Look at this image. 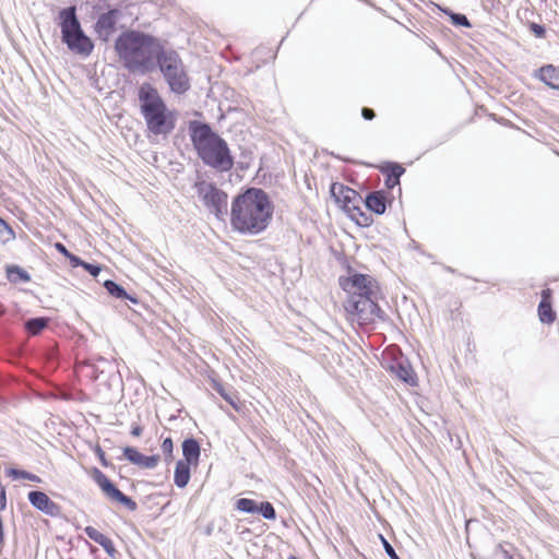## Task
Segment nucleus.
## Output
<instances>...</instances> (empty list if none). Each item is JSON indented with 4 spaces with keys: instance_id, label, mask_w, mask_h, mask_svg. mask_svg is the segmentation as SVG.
I'll use <instances>...</instances> for the list:
<instances>
[{
    "instance_id": "f257e3e1",
    "label": "nucleus",
    "mask_w": 559,
    "mask_h": 559,
    "mask_svg": "<svg viewBox=\"0 0 559 559\" xmlns=\"http://www.w3.org/2000/svg\"><path fill=\"white\" fill-rule=\"evenodd\" d=\"M274 214L270 195L260 188H248L230 205V226L240 235L255 236L267 229Z\"/></svg>"
},
{
    "instance_id": "f03ea898",
    "label": "nucleus",
    "mask_w": 559,
    "mask_h": 559,
    "mask_svg": "<svg viewBox=\"0 0 559 559\" xmlns=\"http://www.w3.org/2000/svg\"><path fill=\"white\" fill-rule=\"evenodd\" d=\"M159 39L140 31L122 32L115 41V50L124 68L146 73L162 49Z\"/></svg>"
},
{
    "instance_id": "7ed1b4c3",
    "label": "nucleus",
    "mask_w": 559,
    "mask_h": 559,
    "mask_svg": "<svg viewBox=\"0 0 559 559\" xmlns=\"http://www.w3.org/2000/svg\"><path fill=\"white\" fill-rule=\"evenodd\" d=\"M192 145L209 167L219 171H229L234 166V157L227 142L214 132L206 123L192 121L189 124Z\"/></svg>"
},
{
    "instance_id": "20e7f679",
    "label": "nucleus",
    "mask_w": 559,
    "mask_h": 559,
    "mask_svg": "<svg viewBox=\"0 0 559 559\" xmlns=\"http://www.w3.org/2000/svg\"><path fill=\"white\" fill-rule=\"evenodd\" d=\"M138 98L146 129L154 135H169L176 128V112L168 109L156 87L143 83L139 87Z\"/></svg>"
},
{
    "instance_id": "39448f33",
    "label": "nucleus",
    "mask_w": 559,
    "mask_h": 559,
    "mask_svg": "<svg viewBox=\"0 0 559 559\" xmlns=\"http://www.w3.org/2000/svg\"><path fill=\"white\" fill-rule=\"evenodd\" d=\"M155 61L171 92L183 94L190 88L188 74L177 51L165 50L162 47Z\"/></svg>"
},
{
    "instance_id": "423d86ee",
    "label": "nucleus",
    "mask_w": 559,
    "mask_h": 559,
    "mask_svg": "<svg viewBox=\"0 0 559 559\" xmlns=\"http://www.w3.org/2000/svg\"><path fill=\"white\" fill-rule=\"evenodd\" d=\"M62 40L68 48L78 55L87 57L94 49V44L81 29L75 15V8L70 7L60 12Z\"/></svg>"
},
{
    "instance_id": "0eeeda50",
    "label": "nucleus",
    "mask_w": 559,
    "mask_h": 559,
    "mask_svg": "<svg viewBox=\"0 0 559 559\" xmlns=\"http://www.w3.org/2000/svg\"><path fill=\"white\" fill-rule=\"evenodd\" d=\"M378 297H355L344 305L346 319L361 328H372L379 320H384V311L377 302Z\"/></svg>"
},
{
    "instance_id": "6e6552de",
    "label": "nucleus",
    "mask_w": 559,
    "mask_h": 559,
    "mask_svg": "<svg viewBox=\"0 0 559 559\" xmlns=\"http://www.w3.org/2000/svg\"><path fill=\"white\" fill-rule=\"evenodd\" d=\"M338 285L347 294V299L378 297L380 293L379 283L369 274L353 273L341 276Z\"/></svg>"
},
{
    "instance_id": "1a4fd4ad",
    "label": "nucleus",
    "mask_w": 559,
    "mask_h": 559,
    "mask_svg": "<svg viewBox=\"0 0 559 559\" xmlns=\"http://www.w3.org/2000/svg\"><path fill=\"white\" fill-rule=\"evenodd\" d=\"M88 474L109 501L120 503L129 511H135L138 509L136 502L124 495L99 468L92 467Z\"/></svg>"
},
{
    "instance_id": "9d476101",
    "label": "nucleus",
    "mask_w": 559,
    "mask_h": 559,
    "mask_svg": "<svg viewBox=\"0 0 559 559\" xmlns=\"http://www.w3.org/2000/svg\"><path fill=\"white\" fill-rule=\"evenodd\" d=\"M197 187L205 206L210 207L216 215L222 213L227 205V193L213 183L201 182Z\"/></svg>"
},
{
    "instance_id": "9b49d317",
    "label": "nucleus",
    "mask_w": 559,
    "mask_h": 559,
    "mask_svg": "<svg viewBox=\"0 0 559 559\" xmlns=\"http://www.w3.org/2000/svg\"><path fill=\"white\" fill-rule=\"evenodd\" d=\"M236 510L243 513H260L266 520H275L276 511L269 501L258 503L253 499L240 498L235 503Z\"/></svg>"
},
{
    "instance_id": "f8f14e48",
    "label": "nucleus",
    "mask_w": 559,
    "mask_h": 559,
    "mask_svg": "<svg viewBox=\"0 0 559 559\" xmlns=\"http://www.w3.org/2000/svg\"><path fill=\"white\" fill-rule=\"evenodd\" d=\"M27 498L31 504L43 513L51 518H59L61 515V507L51 500L44 491H31L28 492Z\"/></svg>"
},
{
    "instance_id": "ddd939ff",
    "label": "nucleus",
    "mask_w": 559,
    "mask_h": 559,
    "mask_svg": "<svg viewBox=\"0 0 559 559\" xmlns=\"http://www.w3.org/2000/svg\"><path fill=\"white\" fill-rule=\"evenodd\" d=\"M331 194L344 211L350 205L361 202V197L357 191L340 182L332 183Z\"/></svg>"
},
{
    "instance_id": "4468645a",
    "label": "nucleus",
    "mask_w": 559,
    "mask_h": 559,
    "mask_svg": "<svg viewBox=\"0 0 559 559\" xmlns=\"http://www.w3.org/2000/svg\"><path fill=\"white\" fill-rule=\"evenodd\" d=\"M118 15V10H109L98 17L95 31L100 39L107 41L114 34L116 31Z\"/></svg>"
},
{
    "instance_id": "2eb2a0df",
    "label": "nucleus",
    "mask_w": 559,
    "mask_h": 559,
    "mask_svg": "<svg viewBox=\"0 0 559 559\" xmlns=\"http://www.w3.org/2000/svg\"><path fill=\"white\" fill-rule=\"evenodd\" d=\"M123 456L132 464H135L142 468H155L159 461L160 456L157 454L154 455H143L135 448L126 447L123 449Z\"/></svg>"
},
{
    "instance_id": "dca6fc26",
    "label": "nucleus",
    "mask_w": 559,
    "mask_h": 559,
    "mask_svg": "<svg viewBox=\"0 0 559 559\" xmlns=\"http://www.w3.org/2000/svg\"><path fill=\"white\" fill-rule=\"evenodd\" d=\"M542 299L537 308L538 318L543 323L551 324L556 320V312L552 309V290L545 288L542 290Z\"/></svg>"
},
{
    "instance_id": "f3484780",
    "label": "nucleus",
    "mask_w": 559,
    "mask_h": 559,
    "mask_svg": "<svg viewBox=\"0 0 559 559\" xmlns=\"http://www.w3.org/2000/svg\"><path fill=\"white\" fill-rule=\"evenodd\" d=\"M182 455L183 459L180 460L181 462L192 464L193 468H197L201 455L199 442L193 438L186 439L182 442Z\"/></svg>"
},
{
    "instance_id": "a211bd4d",
    "label": "nucleus",
    "mask_w": 559,
    "mask_h": 559,
    "mask_svg": "<svg viewBox=\"0 0 559 559\" xmlns=\"http://www.w3.org/2000/svg\"><path fill=\"white\" fill-rule=\"evenodd\" d=\"M368 210L380 215L386 210V197L383 191H374L368 194L365 200Z\"/></svg>"
},
{
    "instance_id": "6ab92c4d",
    "label": "nucleus",
    "mask_w": 559,
    "mask_h": 559,
    "mask_svg": "<svg viewBox=\"0 0 559 559\" xmlns=\"http://www.w3.org/2000/svg\"><path fill=\"white\" fill-rule=\"evenodd\" d=\"M192 464L178 461L175 466L174 483L179 488H185L191 478Z\"/></svg>"
},
{
    "instance_id": "aec40b11",
    "label": "nucleus",
    "mask_w": 559,
    "mask_h": 559,
    "mask_svg": "<svg viewBox=\"0 0 559 559\" xmlns=\"http://www.w3.org/2000/svg\"><path fill=\"white\" fill-rule=\"evenodd\" d=\"M390 370L396 378L404 381L405 383L411 385L416 384V374L409 365L397 362L392 365Z\"/></svg>"
},
{
    "instance_id": "412c9836",
    "label": "nucleus",
    "mask_w": 559,
    "mask_h": 559,
    "mask_svg": "<svg viewBox=\"0 0 559 559\" xmlns=\"http://www.w3.org/2000/svg\"><path fill=\"white\" fill-rule=\"evenodd\" d=\"M352 221H354L357 225L361 227H368L372 224L373 219L371 215L366 213L360 206L359 203H355L345 210Z\"/></svg>"
},
{
    "instance_id": "4be33fe9",
    "label": "nucleus",
    "mask_w": 559,
    "mask_h": 559,
    "mask_svg": "<svg viewBox=\"0 0 559 559\" xmlns=\"http://www.w3.org/2000/svg\"><path fill=\"white\" fill-rule=\"evenodd\" d=\"M538 78L548 86L559 90V68L552 64L542 67Z\"/></svg>"
},
{
    "instance_id": "5701e85b",
    "label": "nucleus",
    "mask_w": 559,
    "mask_h": 559,
    "mask_svg": "<svg viewBox=\"0 0 559 559\" xmlns=\"http://www.w3.org/2000/svg\"><path fill=\"white\" fill-rule=\"evenodd\" d=\"M84 532L88 538L100 545L108 552L114 550L112 540L108 536L99 532L97 528L93 526H86L84 528Z\"/></svg>"
},
{
    "instance_id": "b1692460",
    "label": "nucleus",
    "mask_w": 559,
    "mask_h": 559,
    "mask_svg": "<svg viewBox=\"0 0 559 559\" xmlns=\"http://www.w3.org/2000/svg\"><path fill=\"white\" fill-rule=\"evenodd\" d=\"M385 185L389 188H393L394 186L400 183V177L404 174L405 169L399 164H389L385 167Z\"/></svg>"
},
{
    "instance_id": "393cba45",
    "label": "nucleus",
    "mask_w": 559,
    "mask_h": 559,
    "mask_svg": "<svg viewBox=\"0 0 559 559\" xmlns=\"http://www.w3.org/2000/svg\"><path fill=\"white\" fill-rule=\"evenodd\" d=\"M48 324V319L46 318H35L31 319L25 323V328L27 332L32 335L39 334Z\"/></svg>"
},
{
    "instance_id": "a878e982",
    "label": "nucleus",
    "mask_w": 559,
    "mask_h": 559,
    "mask_svg": "<svg viewBox=\"0 0 559 559\" xmlns=\"http://www.w3.org/2000/svg\"><path fill=\"white\" fill-rule=\"evenodd\" d=\"M439 9L451 19L452 24H454L456 26H463V27L472 26L471 22L466 17V15L461 14V13H454L448 8L439 7Z\"/></svg>"
},
{
    "instance_id": "bb28decb",
    "label": "nucleus",
    "mask_w": 559,
    "mask_h": 559,
    "mask_svg": "<svg viewBox=\"0 0 559 559\" xmlns=\"http://www.w3.org/2000/svg\"><path fill=\"white\" fill-rule=\"evenodd\" d=\"M7 476L13 478V479H27L34 483H40V478L32 473H28L26 471L17 469V468H8L5 471Z\"/></svg>"
},
{
    "instance_id": "cd10ccee",
    "label": "nucleus",
    "mask_w": 559,
    "mask_h": 559,
    "mask_svg": "<svg viewBox=\"0 0 559 559\" xmlns=\"http://www.w3.org/2000/svg\"><path fill=\"white\" fill-rule=\"evenodd\" d=\"M252 58L257 61L267 62L274 58V53L270 48L266 47H257L252 53Z\"/></svg>"
},
{
    "instance_id": "c85d7f7f",
    "label": "nucleus",
    "mask_w": 559,
    "mask_h": 559,
    "mask_svg": "<svg viewBox=\"0 0 559 559\" xmlns=\"http://www.w3.org/2000/svg\"><path fill=\"white\" fill-rule=\"evenodd\" d=\"M104 286L106 287V289L108 290V293L117 298H127L128 295H127V292L124 290L123 287H121L120 285H118L117 283H115L114 281H106Z\"/></svg>"
},
{
    "instance_id": "c756f323",
    "label": "nucleus",
    "mask_w": 559,
    "mask_h": 559,
    "mask_svg": "<svg viewBox=\"0 0 559 559\" xmlns=\"http://www.w3.org/2000/svg\"><path fill=\"white\" fill-rule=\"evenodd\" d=\"M12 238L13 230L2 218H0V241L7 242Z\"/></svg>"
},
{
    "instance_id": "7c9ffc66",
    "label": "nucleus",
    "mask_w": 559,
    "mask_h": 559,
    "mask_svg": "<svg viewBox=\"0 0 559 559\" xmlns=\"http://www.w3.org/2000/svg\"><path fill=\"white\" fill-rule=\"evenodd\" d=\"M162 451L165 454L167 460H173L174 457V441L170 437L165 438L162 442Z\"/></svg>"
},
{
    "instance_id": "2f4dec72",
    "label": "nucleus",
    "mask_w": 559,
    "mask_h": 559,
    "mask_svg": "<svg viewBox=\"0 0 559 559\" xmlns=\"http://www.w3.org/2000/svg\"><path fill=\"white\" fill-rule=\"evenodd\" d=\"M380 538L389 557L391 559H400L392 545L382 535H380Z\"/></svg>"
},
{
    "instance_id": "473e14b6",
    "label": "nucleus",
    "mask_w": 559,
    "mask_h": 559,
    "mask_svg": "<svg viewBox=\"0 0 559 559\" xmlns=\"http://www.w3.org/2000/svg\"><path fill=\"white\" fill-rule=\"evenodd\" d=\"M530 29L537 38H544L546 36L545 27L537 23H531Z\"/></svg>"
},
{
    "instance_id": "72a5a7b5",
    "label": "nucleus",
    "mask_w": 559,
    "mask_h": 559,
    "mask_svg": "<svg viewBox=\"0 0 559 559\" xmlns=\"http://www.w3.org/2000/svg\"><path fill=\"white\" fill-rule=\"evenodd\" d=\"M92 276L96 277L100 273L102 269L98 265H94L84 261L83 266Z\"/></svg>"
},
{
    "instance_id": "f704fd0d",
    "label": "nucleus",
    "mask_w": 559,
    "mask_h": 559,
    "mask_svg": "<svg viewBox=\"0 0 559 559\" xmlns=\"http://www.w3.org/2000/svg\"><path fill=\"white\" fill-rule=\"evenodd\" d=\"M95 453L97 454L102 465L107 467L109 463L106 459V454H105L104 450L99 445L96 447Z\"/></svg>"
},
{
    "instance_id": "c9c22d12",
    "label": "nucleus",
    "mask_w": 559,
    "mask_h": 559,
    "mask_svg": "<svg viewBox=\"0 0 559 559\" xmlns=\"http://www.w3.org/2000/svg\"><path fill=\"white\" fill-rule=\"evenodd\" d=\"M217 392L235 408L238 409L237 405L234 403V401L225 393L222 385H218L216 388Z\"/></svg>"
},
{
    "instance_id": "e433bc0d",
    "label": "nucleus",
    "mask_w": 559,
    "mask_h": 559,
    "mask_svg": "<svg viewBox=\"0 0 559 559\" xmlns=\"http://www.w3.org/2000/svg\"><path fill=\"white\" fill-rule=\"evenodd\" d=\"M217 392L235 408L238 409L237 405L234 403V401L225 393L222 385H218L216 388Z\"/></svg>"
},
{
    "instance_id": "4c0bfd02",
    "label": "nucleus",
    "mask_w": 559,
    "mask_h": 559,
    "mask_svg": "<svg viewBox=\"0 0 559 559\" xmlns=\"http://www.w3.org/2000/svg\"><path fill=\"white\" fill-rule=\"evenodd\" d=\"M361 115L366 120H372L376 117L374 111L368 107L362 108Z\"/></svg>"
},
{
    "instance_id": "58836bf2",
    "label": "nucleus",
    "mask_w": 559,
    "mask_h": 559,
    "mask_svg": "<svg viewBox=\"0 0 559 559\" xmlns=\"http://www.w3.org/2000/svg\"><path fill=\"white\" fill-rule=\"evenodd\" d=\"M67 258L70 260L73 266H83L84 261L81 260L79 257L72 254L71 252L70 255H68Z\"/></svg>"
},
{
    "instance_id": "ea45409f",
    "label": "nucleus",
    "mask_w": 559,
    "mask_h": 559,
    "mask_svg": "<svg viewBox=\"0 0 559 559\" xmlns=\"http://www.w3.org/2000/svg\"><path fill=\"white\" fill-rule=\"evenodd\" d=\"M55 248L58 252H60L61 254H63L66 258L68 255H70V251L66 248V246L61 242H56L55 243Z\"/></svg>"
},
{
    "instance_id": "a19ab883",
    "label": "nucleus",
    "mask_w": 559,
    "mask_h": 559,
    "mask_svg": "<svg viewBox=\"0 0 559 559\" xmlns=\"http://www.w3.org/2000/svg\"><path fill=\"white\" fill-rule=\"evenodd\" d=\"M143 432V427L140 426V425H134L132 426V429H131V435L133 437H140Z\"/></svg>"
},
{
    "instance_id": "79ce46f5",
    "label": "nucleus",
    "mask_w": 559,
    "mask_h": 559,
    "mask_svg": "<svg viewBox=\"0 0 559 559\" xmlns=\"http://www.w3.org/2000/svg\"><path fill=\"white\" fill-rule=\"evenodd\" d=\"M15 269H16V271L21 274V276H22L24 280H28V276H27V275H24V274H23V273H24L23 271H21L19 267H15Z\"/></svg>"
},
{
    "instance_id": "37998d69",
    "label": "nucleus",
    "mask_w": 559,
    "mask_h": 559,
    "mask_svg": "<svg viewBox=\"0 0 559 559\" xmlns=\"http://www.w3.org/2000/svg\"><path fill=\"white\" fill-rule=\"evenodd\" d=\"M506 559H514L512 555H510L508 551H504Z\"/></svg>"
}]
</instances>
